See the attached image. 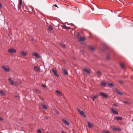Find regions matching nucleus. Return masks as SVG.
<instances>
[{"label": "nucleus", "mask_w": 133, "mask_h": 133, "mask_svg": "<svg viewBox=\"0 0 133 133\" xmlns=\"http://www.w3.org/2000/svg\"><path fill=\"white\" fill-rule=\"evenodd\" d=\"M77 111L79 113V114L82 116H83L85 118L86 117V115L84 114V112L81 110L79 109H77Z\"/></svg>", "instance_id": "obj_1"}, {"label": "nucleus", "mask_w": 133, "mask_h": 133, "mask_svg": "<svg viewBox=\"0 0 133 133\" xmlns=\"http://www.w3.org/2000/svg\"><path fill=\"white\" fill-rule=\"evenodd\" d=\"M32 55L35 57L36 58H41V56L39 55L37 52H35L32 53Z\"/></svg>", "instance_id": "obj_2"}, {"label": "nucleus", "mask_w": 133, "mask_h": 133, "mask_svg": "<svg viewBox=\"0 0 133 133\" xmlns=\"http://www.w3.org/2000/svg\"><path fill=\"white\" fill-rule=\"evenodd\" d=\"M2 68L5 72H9L10 70V68L5 66H2Z\"/></svg>", "instance_id": "obj_3"}, {"label": "nucleus", "mask_w": 133, "mask_h": 133, "mask_svg": "<svg viewBox=\"0 0 133 133\" xmlns=\"http://www.w3.org/2000/svg\"><path fill=\"white\" fill-rule=\"evenodd\" d=\"M8 51L9 53L11 54L15 53L16 52V50L12 48L8 49Z\"/></svg>", "instance_id": "obj_4"}, {"label": "nucleus", "mask_w": 133, "mask_h": 133, "mask_svg": "<svg viewBox=\"0 0 133 133\" xmlns=\"http://www.w3.org/2000/svg\"><path fill=\"white\" fill-rule=\"evenodd\" d=\"M9 81L10 84L11 85L14 84L15 85H17V84L16 82H14L11 79V78H9Z\"/></svg>", "instance_id": "obj_5"}, {"label": "nucleus", "mask_w": 133, "mask_h": 133, "mask_svg": "<svg viewBox=\"0 0 133 133\" xmlns=\"http://www.w3.org/2000/svg\"><path fill=\"white\" fill-rule=\"evenodd\" d=\"M110 110L112 112L113 114L116 115H118V112L117 111L115 110L113 108H111L110 109Z\"/></svg>", "instance_id": "obj_6"}, {"label": "nucleus", "mask_w": 133, "mask_h": 133, "mask_svg": "<svg viewBox=\"0 0 133 133\" xmlns=\"http://www.w3.org/2000/svg\"><path fill=\"white\" fill-rule=\"evenodd\" d=\"M115 91L119 95H122L123 94L122 92H120L119 90L117 89H115Z\"/></svg>", "instance_id": "obj_7"}, {"label": "nucleus", "mask_w": 133, "mask_h": 133, "mask_svg": "<svg viewBox=\"0 0 133 133\" xmlns=\"http://www.w3.org/2000/svg\"><path fill=\"white\" fill-rule=\"evenodd\" d=\"M100 94L104 98H107L108 97V96L106 95L104 93L101 92L100 93Z\"/></svg>", "instance_id": "obj_8"}, {"label": "nucleus", "mask_w": 133, "mask_h": 133, "mask_svg": "<svg viewBox=\"0 0 133 133\" xmlns=\"http://www.w3.org/2000/svg\"><path fill=\"white\" fill-rule=\"evenodd\" d=\"M52 72L54 73L55 75L57 77H58V75L57 74V71L55 70L54 69L52 68Z\"/></svg>", "instance_id": "obj_9"}, {"label": "nucleus", "mask_w": 133, "mask_h": 133, "mask_svg": "<svg viewBox=\"0 0 133 133\" xmlns=\"http://www.w3.org/2000/svg\"><path fill=\"white\" fill-rule=\"evenodd\" d=\"M63 122L66 125H67V126H68L69 125V122L65 120V119H63Z\"/></svg>", "instance_id": "obj_10"}, {"label": "nucleus", "mask_w": 133, "mask_h": 133, "mask_svg": "<svg viewBox=\"0 0 133 133\" xmlns=\"http://www.w3.org/2000/svg\"><path fill=\"white\" fill-rule=\"evenodd\" d=\"M27 52H24L23 51H22L21 52V54L23 56H25L27 55Z\"/></svg>", "instance_id": "obj_11"}, {"label": "nucleus", "mask_w": 133, "mask_h": 133, "mask_svg": "<svg viewBox=\"0 0 133 133\" xmlns=\"http://www.w3.org/2000/svg\"><path fill=\"white\" fill-rule=\"evenodd\" d=\"M84 71L87 73L90 74V70L89 69L84 68Z\"/></svg>", "instance_id": "obj_12"}, {"label": "nucleus", "mask_w": 133, "mask_h": 133, "mask_svg": "<svg viewBox=\"0 0 133 133\" xmlns=\"http://www.w3.org/2000/svg\"><path fill=\"white\" fill-rule=\"evenodd\" d=\"M34 68L37 70L38 71H40V68L39 67L37 66H34Z\"/></svg>", "instance_id": "obj_13"}, {"label": "nucleus", "mask_w": 133, "mask_h": 133, "mask_svg": "<svg viewBox=\"0 0 133 133\" xmlns=\"http://www.w3.org/2000/svg\"><path fill=\"white\" fill-rule=\"evenodd\" d=\"M88 125L89 127L90 128H92L94 126L93 124L90 123L89 122H88Z\"/></svg>", "instance_id": "obj_14"}, {"label": "nucleus", "mask_w": 133, "mask_h": 133, "mask_svg": "<svg viewBox=\"0 0 133 133\" xmlns=\"http://www.w3.org/2000/svg\"><path fill=\"white\" fill-rule=\"evenodd\" d=\"M97 77H100L102 76V74L101 72L100 71H98L97 72Z\"/></svg>", "instance_id": "obj_15"}, {"label": "nucleus", "mask_w": 133, "mask_h": 133, "mask_svg": "<svg viewBox=\"0 0 133 133\" xmlns=\"http://www.w3.org/2000/svg\"><path fill=\"white\" fill-rule=\"evenodd\" d=\"M63 72L64 74L65 75H67L68 74V72L65 69L63 68Z\"/></svg>", "instance_id": "obj_16"}, {"label": "nucleus", "mask_w": 133, "mask_h": 133, "mask_svg": "<svg viewBox=\"0 0 133 133\" xmlns=\"http://www.w3.org/2000/svg\"><path fill=\"white\" fill-rule=\"evenodd\" d=\"M98 96L97 95H95L92 97V99L93 101H94L97 98H98Z\"/></svg>", "instance_id": "obj_17"}, {"label": "nucleus", "mask_w": 133, "mask_h": 133, "mask_svg": "<svg viewBox=\"0 0 133 133\" xmlns=\"http://www.w3.org/2000/svg\"><path fill=\"white\" fill-rule=\"evenodd\" d=\"M85 39V38L84 37H81L79 39V41H84Z\"/></svg>", "instance_id": "obj_18"}, {"label": "nucleus", "mask_w": 133, "mask_h": 133, "mask_svg": "<svg viewBox=\"0 0 133 133\" xmlns=\"http://www.w3.org/2000/svg\"><path fill=\"white\" fill-rule=\"evenodd\" d=\"M115 119L117 121L121 120L122 119V118L118 116L116 117Z\"/></svg>", "instance_id": "obj_19"}, {"label": "nucleus", "mask_w": 133, "mask_h": 133, "mask_svg": "<svg viewBox=\"0 0 133 133\" xmlns=\"http://www.w3.org/2000/svg\"><path fill=\"white\" fill-rule=\"evenodd\" d=\"M56 92H57L59 96H62V94L60 91H59L58 90H56Z\"/></svg>", "instance_id": "obj_20"}, {"label": "nucleus", "mask_w": 133, "mask_h": 133, "mask_svg": "<svg viewBox=\"0 0 133 133\" xmlns=\"http://www.w3.org/2000/svg\"><path fill=\"white\" fill-rule=\"evenodd\" d=\"M108 85L110 87H113L114 85V84L112 83H108Z\"/></svg>", "instance_id": "obj_21"}, {"label": "nucleus", "mask_w": 133, "mask_h": 133, "mask_svg": "<svg viewBox=\"0 0 133 133\" xmlns=\"http://www.w3.org/2000/svg\"><path fill=\"white\" fill-rule=\"evenodd\" d=\"M41 105L42 106L43 108L45 110H46L47 109V107L45 105L43 104H41Z\"/></svg>", "instance_id": "obj_22"}, {"label": "nucleus", "mask_w": 133, "mask_h": 133, "mask_svg": "<svg viewBox=\"0 0 133 133\" xmlns=\"http://www.w3.org/2000/svg\"><path fill=\"white\" fill-rule=\"evenodd\" d=\"M0 93L3 96H5V94L4 92L2 90L0 91Z\"/></svg>", "instance_id": "obj_23"}, {"label": "nucleus", "mask_w": 133, "mask_h": 133, "mask_svg": "<svg viewBox=\"0 0 133 133\" xmlns=\"http://www.w3.org/2000/svg\"><path fill=\"white\" fill-rule=\"evenodd\" d=\"M48 30L49 31H51L52 30V28L51 25H49L48 27Z\"/></svg>", "instance_id": "obj_24"}, {"label": "nucleus", "mask_w": 133, "mask_h": 133, "mask_svg": "<svg viewBox=\"0 0 133 133\" xmlns=\"http://www.w3.org/2000/svg\"><path fill=\"white\" fill-rule=\"evenodd\" d=\"M106 84V82H102L101 83V85L103 86H105Z\"/></svg>", "instance_id": "obj_25"}, {"label": "nucleus", "mask_w": 133, "mask_h": 133, "mask_svg": "<svg viewBox=\"0 0 133 133\" xmlns=\"http://www.w3.org/2000/svg\"><path fill=\"white\" fill-rule=\"evenodd\" d=\"M116 128L113 126L110 127V129L114 131H116Z\"/></svg>", "instance_id": "obj_26"}, {"label": "nucleus", "mask_w": 133, "mask_h": 133, "mask_svg": "<svg viewBox=\"0 0 133 133\" xmlns=\"http://www.w3.org/2000/svg\"><path fill=\"white\" fill-rule=\"evenodd\" d=\"M89 48L90 50L92 51H94L95 49L94 47L91 46L89 47Z\"/></svg>", "instance_id": "obj_27"}, {"label": "nucleus", "mask_w": 133, "mask_h": 133, "mask_svg": "<svg viewBox=\"0 0 133 133\" xmlns=\"http://www.w3.org/2000/svg\"><path fill=\"white\" fill-rule=\"evenodd\" d=\"M19 4L21 6H23V4L22 3V0H20L19 2Z\"/></svg>", "instance_id": "obj_28"}, {"label": "nucleus", "mask_w": 133, "mask_h": 133, "mask_svg": "<svg viewBox=\"0 0 133 133\" xmlns=\"http://www.w3.org/2000/svg\"><path fill=\"white\" fill-rule=\"evenodd\" d=\"M60 44L63 48H64L65 47V44L63 43L62 42L60 43Z\"/></svg>", "instance_id": "obj_29"}, {"label": "nucleus", "mask_w": 133, "mask_h": 133, "mask_svg": "<svg viewBox=\"0 0 133 133\" xmlns=\"http://www.w3.org/2000/svg\"><path fill=\"white\" fill-rule=\"evenodd\" d=\"M120 65L122 68V69L124 68V65L123 64H122V63H120Z\"/></svg>", "instance_id": "obj_30"}, {"label": "nucleus", "mask_w": 133, "mask_h": 133, "mask_svg": "<svg viewBox=\"0 0 133 133\" xmlns=\"http://www.w3.org/2000/svg\"><path fill=\"white\" fill-rule=\"evenodd\" d=\"M62 27L63 28H64V29H66V28H67L68 29H69L70 28H69L68 27L66 26V25H63L62 26Z\"/></svg>", "instance_id": "obj_31"}, {"label": "nucleus", "mask_w": 133, "mask_h": 133, "mask_svg": "<svg viewBox=\"0 0 133 133\" xmlns=\"http://www.w3.org/2000/svg\"><path fill=\"white\" fill-rule=\"evenodd\" d=\"M124 103L125 104H129L130 103L128 101H124Z\"/></svg>", "instance_id": "obj_32"}, {"label": "nucleus", "mask_w": 133, "mask_h": 133, "mask_svg": "<svg viewBox=\"0 0 133 133\" xmlns=\"http://www.w3.org/2000/svg\"><path fill=\"white\" fill-rule=\"evenodd\" d=\"M42 86L45 88H47V87L45 84H42Z\"/></svg>", "instance_id": "obj_33"}, {"label": "nucleus", "mask_w": 133, "mask_h": 133, "mask_svg": "<svg viewBox=\"0 0 133 133\" xmlns=\"http://www.w3.org/2000/svg\"><path fill=\"white\" fill-rule=\"evenodd\" d=\"M37 132L38 133H41V130L40 129H38L37 130Z\"/></svg>", "instance_id": "obj_34"}, {"label": "nucleus", "mask_w": 133, "mask_h": 133, "mask_svg": "<svg viewBox=\"0 0 133 133\" xmlns=\"http://www.w3.org/2000/svg\"><path fill=\"white\" fill-rule=\"evenodd\" d=\"M104 133H111V132H110L109 131H104Z\"/></svg>", "instance_id": "obj_35"}, {"label": "nucleus", "mask_w": 133, "mask_h": 133, "mask_svg": "<svg viewBox=\"0 0 133 133\" xmlns=\"http://www.w3.org/2000/svg\"><path fill=\"white\" fill-rule=\"evenodd\" d=\"M121 130V129L118 128H116V131H120Z\"/></svg>", "instance_id": "obj_36"}, {"label": "nucleus", "mask_w": 133, "mask_h": 133, "mask_svg": "<svg viewBox=\"0 0 133 133\" xmlns=\"http://www.w3.org/2000/svg\"><path fill=\"white\" fill-rule=\"evenodd\" d=\"M79 33H78L77 36V38H79Z\"/></svg>", "instance_id": "obj_37"}, {"label": "nucleus", "mask_w": 133, "mask_h": 133, "mask_svg": "<svg viewBox=\"0 0 133 133\" xmlns=\"http://www.w3.org/2000/svg\"><path fill=\"white\" fill-rule=\"evenodd\" d=\"M118 83L121 84H122L123 83V82L122 81H120L118 82Z\"/></svg>", "instance_id": "obj_38"}, {"label": "nucleus", "mask_w": 133, "mask_h": 133, "mask_svg": "<svg viewBox=\"0 0 133 133\" xmlns=\"http://www.w3.org/2000/svg\"><path fill=\"white\" fill-rule=\"evenodd\" d=\"M55 111H56V113L58 114V115L59 114V112L58 111L56 110H55Z\"/></svg>", "instance_id": "obj_39"}, {"label": "nucleus", "mask_w": 133, "mask_h": 133, "mask_svg": "<svg viewBox=\"0 0 133 133\" xmlns=\"http://www.w3.org/2000/svg\"><path fill=\"white\" fill-rule=\"evenodd\" d=\"M54 5L55 6V7H57V8H58V7L57 6V5L56 4H55V5Z\"/></svg>", "instance_id": "obj_40"}, {"label": "nucleus", "mask_w": 133, "mask_h": 133, "mask_svg": "<svg viewBox=\"0 0 133 133\" xmlns=\"http://www.w3.org/2000/svg\"><path fill=\"white\" fill-rule=\"evenodd\" d=\"M113 105L117 107V105L115 103H114V104Z\"/></svg>", "instance_id": "obj_41"}, {"label": "nucleus", "mask_w": 133, "mask_h": 133, "mask_svg": "<svg viewBox=\"0 0 133 133\" xmlns=\"http://www.w3.org/2000/svg\"><path fill=\"white\" fill-rule=\"evenodd\" d=\"M3 120V119L1 117H0V121H2V120Z\"/></svg>", "instance_id": "obj_42"}, {"label": "nucleus", "mask_w": 133, "mask_h": 133, "mask_svg": "<svg viewBox=\"0 0 133 133\" xmlns=\"http://www.w3.org/2000/svg\"><path fill=\"white\" fill-rule=\"evenodd\" d=\"M62 133H66V132H65L64 131H62Z\"/></svg>", "instance_id": "obj_43"}, {"label": "nucleus", "mask_w": 133, "mask_h": 133, "mask_svg": "<svg viewBox=\"0 0 133 133\" xmlns=\"http://www.w3.org/2000/svg\"><path fill=\"white\" fill-rule=\"evenodd\" d=\"M2 6L1 3H0V8H2Z\"/></svg>", "instance_id": "obj_44"}, {"label": "nucleus", "mask_w": 133, "mask_h": 133, "mask_svg": "<svg viewBox=\"0 0 133 133\" xmlns=\"http://www.w3.org/2000/svg\"><path fill=\"white\" fill-rule=\"evenodd\" d=\"M22 83V82L21 81H20L19 83H18V84H21Z\"/></svg>", "instance_id": "obj_45"}, {"label": "nucleus", "mask_w": 133, "mask_h": 133, "mask_svg": "<svg viewBox=\"0 0 133 133\" xmlns=\"http://www.w3.org/2000/svg\"><path fill=\"white\" fill-rule=\"evenodd\" d=\"M77 7H75V8L76 9H77Z\"/></svg>", "instance_id": "obj_46"}, {"label": "nucleus", "mask_w": 133, "mask_h": 133, "mask_svg": "<svg viewBox=\"0 0 133 133\" xmlns=\"http://www.w3.org/2000/svg\"><path fill=\"white\" fill-rule=\"evenodd\" d=\"M42 99V100H43V101H44V98H43V99Z\"/></svg>", "instance_id": "obj_47"}, {"label": "nucleus", "mask_w": 133, "mask_h": 133, "mask_svg": "<svg viewBox=\"0 0 133 133\" xmlns=\"http://www.w3.org/2000/svg\"><path fill=\"white\" fill-rule=\"evenodd\" d=\"M78 10H79V8H78Z\"/></svg>", "instance_id": "obj_48"}, {"label": "nucleus", "mask_w": 133, "mask_h": 133, "mask_svg": "<svg viewBox=\"0 0 133 133\" xmlns=\"http://www.w3.org/2000/svg\"><path fill=\"white\" fill-rule=\"evenodd\" d=\"M37 90H36V91H37Z\"/></svg>", "instance_id": "obj_49"}]
</instances>
